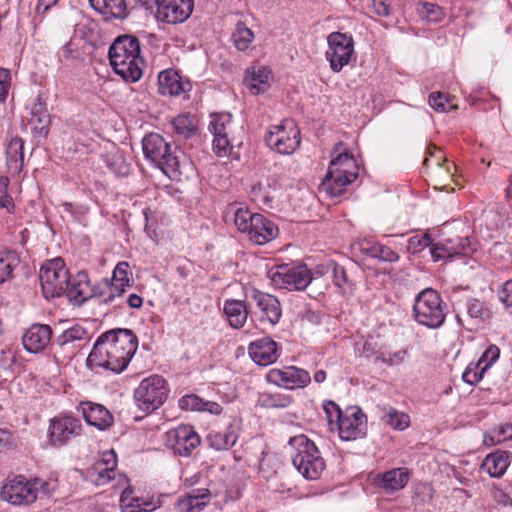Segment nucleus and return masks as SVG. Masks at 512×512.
<instances>
[{
    "label": "nucleus",
    "instance_id": "1",
    "mask_svg": "<svg viewBox=\"0 0 512 512\" xmlns=\"http://www.w3.org/2000/svg\"><path fill=\"white\" fill-rule=\"evenodd\" d=\"M138 347V339L129 329H114L99 336L87 362L114 373L122 372L129 364Z\"/></svg>",
    "mask_w": 512,
    "mask_h": 512
},
{
    "label": "nucleus",
    "instance_id": "2",
    "mask_svg": "<svg viewBox=\"0 0 512 512\" xmlns=\"http://www.w3.org/2000/svg\"><path fill=\"white\" fill-rule=\"evenodd\" d=\"M109 60L113 70L125 81L136 82L141 78L144 60L140 56V44L136 37H117L110 46Z\"/></svg>",
    "mask_w": 512,
    "mask_h": 512
},
{
    "label": "nucleus",
    "instance_id": "3",
    "mask_svg": "<svg viewBox=\"0 0 512 512\" xmlns=\"http://www.w3.org/2000/svg\"><path fill=\"white\" fill-rule=\"evenodd\" d=\"M294 467L306 479L316 480L325 470L326 464L313 441L300 434L289 439Z\"/></svg>",
    "mask_w": 512,
    "mask_h": 512
},
{
    "label": "nucleus",
    "instance_id": "4",
    "mask_svg": "<svg viewBox=\"0 0 512 512\" xmlns=\"http://www.w3.org/2000/svg\"><path fill=\"white\" fill-rule=\"evenodd\" d=\"M357 177L358 166L353 155L347 151L339 152L332 158L319 189L330 197H337L343 194Z\"/></svg>",
    "mask_w": 512,
    "mask_h": 512
},
{
    "label": "nucleus",
    "instance_id": "5",
    "mask_svg": "<svg viewBox=\"0 0 512 512\" xmlns=\"http://www.w3.org/2000/svg\"><path fill=\"white\" fill-rule=\"evenodd\" d=\"M143 152L170 179H176L180 174L179 153L176 148L172 151L166 140L157 133L146 135L142 141Z\"/></svg>",
    "mask_w": 512,
    "mask_h": 512
},
{
    "label": "nucleus",
    "instance_id": "6",
    "mask_svg": "<svg viewBox=\"0 0 512 512\" xmlns=\"http://www.w3.org/2000/svg\"><path fill=\"white\" fill-rule=\"evenodd\" d=\"M447 315V306L437 291L431 288L422 290L413 305L414 320L429 329L440 328Z\"/></svg>",
    "mask_w": 512,
    "mask_h": 512
},
{
    "label": "nucleus",
    "instance_id": "7",
    "mask_svg": "<svg viewBox=\"0 0 512 512\" xmlns=\"http://www.w3.org/2000/svg\"><path fill=\"white\" fill-rule=\"evenodd\" d=\"M268 277L275 287L289 291L304 290L314 278L305 264L278 265L269 270Z\"/></svg>",
    "mask_w": 512,
    "mask_h": 512
},
{
    "label": "nucleus",
    "instance_id": "8",
    "mask_svg": "<svg viewBox=\"0 0 512 512\" xmlns=\"http://www.w3.org/2000/svg\"><path fill=\"white\" fill-rule=\"evenodd\" d=\"M69 272L61 258H55L42 265L39 280L45 298H55L68 289Z\"/></svg>",
    "mask_w": 512,
    "mask_h": 512
},
{
    "label": "nucleus",
    "instance_id": "9",
    "mask_svg": "<svg viewBox=\"0 0 512 512\" xmlns=\"http://www.w3.org/2000/svg\"><path fill=\"white\" fill-rule=\"evenodd\" d=\"M327 44L325 57L333 72L339 73L351 61L356 60L354 40L351 35L332 32L327 36Z\"/></svg>",
    "mask_w": 512,
    "mask_h": 512
},
{
    "label": "nucleus",
    "instance_id": "10",
    "mask_svg": "<svg viewBox=\"0 0 512 512\" xmlns=\"http://www.w3.org/2000/svg\"><path fill=\"white\" fill-rule=\"evenodd\" d=\"M167 395L166 380L159 375L143 379L134 392L138 408L145 412L158 409L165 402Z\"/></svg>",
    "mask_w": 512,
    "mask_h": 512
},
{
    "label": "nucleus",
    "instance_id": "11",
    "mask_svg": "<svg viewBox=\"0 0 512 512\" xmlns=\"http://www.w3.org/2000/svg\"><path fill=\"white\" fill-rule=\"evenodd\" d=\"M300 131L293 120L285 119L269 128L265 136L267 145L282 155L292 154L300 145Z\"/></svg>",
    "mask_w": 512,
    "mask_h": 512
},
{
    "label": "nucleus",
    "instance_id": "12",
    "mask_svg": "<svg viewBox=\"0 0 512 512\" xmlns=\"http://www.w3.org/2000/svg\"><path fill=\"white\" fill-rule=\"evenodd\" d=\"M88 339V331L80 325L64 330L52 343L54 358L60 363L72 359Z\"/></svg>",
    "mask_w": 512,
    "mask_h": 512
},
{
    "label": "nucleus",
    "instance_id": "13",
    "mask_svg": "<svg viewBox=\"0 0 512 512\" xmlns=\"http://www.w3.org/2000/svg\"><path fill=\"white\" fill-rule=\"evenodd\" d=\"M167 448L182 457H189L201 443L200 436L190 425H180L168 430L164 435Z\"/></svg>",
    "mask_w": 512,
    "mask_h": 512
},
{
    "label": "nucleus",
    "instance_id": "14",
    "mask_svg": "<svg viewBox=\"0 0 512 512\" xmlns=\"http://www.w3.org/2000/svg\"><path fill=\"white\" fill-rule=\"evenodd\" d=\"M82 432L81 421L70 415H60L50 420L49 441L53 446L67 444Z\"/></svg>",
    "mask_w": 512,
    "mask_h": 512
},
{
    "label": "nucleus",
    "instance_id": "15",
    "mask_svg": "<svg viewBox=\"0 0 512 512\" xmlns=\"http://www.w3.org/2000/svg\"><path fill=\"white\" fill-rule=\"evenodd\" d=\"M1 497L12 505H30L35 502V488L31 480L17 475L3 486Z\"/></svg>",
    "mask_w": 512,
    "mask_h": 512
},
{
    "label": "nucleus",
    "instance_id": "16",
    "mask_svg": "<svg viewBox=\"0 0 512 512\" xmlns=\"http://www.w3.org/2000/svg\"><path fill=\"white\" fill-rule=\"evenodd\" d=\"M338 430L342 440L349 441L361 438L366 434V415L357 407L349 408L339 415Z\"/></svg>",
    "mask_w": 512,
    "mask_h": 512
},
{
    "label": "nucleus",
    "instance_id": "17",
    "mask_svg": "<svg viewBox=\"0 0 512 512\" xmlns=\"http://www.w3.org/2000/svg\"><path fill=\"white\" fill-rule=\"evenodd\" d=\"M193 0H164L152 12L158 21L167 24L182 23L193 11Z\"/></svg>",
    "mask_w": 512,
    "mask_h": 512
},
{
    "label": "nucleus",
    "instance_id": "18",
    "mask_svg": "<svg viewBox=\"0 0 512 512\" xmlns=\"http://www.w3.org/2000/svg\"><path fill=\"white\" fill-rule=\"evenodd\" d=\"M117 455L114 450L105 451L100 460L96 461L87 470L89 480L102 486L109 483L116 476Z\"/></svg>",
    "mask_w": 512,
    "mask_h": 512
},
{
    "label": "nucleus",
    "instance_id": "19",
    "mask_svg": "<svg viewBox=\"0 0 512 512\" xmlns=\"http://www.w3.org/2000/svg\"><path fill=\"white\" fill-rule=\"evenodd\" d=\"M474 249L469 237H457L456 239H444L437 242L431 248V254L435 261H439L456 255H467Z\"/></svg>",
    "mask_w": 512,
    "mask_h": 512
},
{
    "label": "nucleus",
    "instance_id": "20",
    "mask_svg": "<svg viewBox=\"0 0 512 512\" xmlns=\"http://www.w3.org/2000/svg\"><path fill=\"white\" fill-rule=\"evenodd\" d=\"M28 123L35 137L46 138L50 131L51 115L47 103L38 96L30 107Z\"/></svg>",
    "mask_w": 512,
    "mask_h": 512
},
{
    "label": "nucleus",
    "instance_id": "21",
    "mask_svg": "<svg viewBox=\"0 0 512 512\" xmlns=\"http://www.w3.org/2000/svg\"><path fill=\"white\" fill-rule=\"evenodd\" d=\"M248 352L251 359L260 366L270 365L278 358L277 343L269 337L251 342Z\"/></svg>",
    "mask_w": 512,
    "mask_h": 512
},
{
    "label": "nucleus",
    "instance_id": "22",
    "mask_svg": "<svg viewBox=\"0 0 512 512\" xmlns=\"http://www.w3.org/2000/svg\"><path fill=\"white\" fill-rule=\"evenodd\" d=\"M270 377L273 378L274 382L284 386L286 389L303 388L311 381L310 375L306 370L294 366L284 370H273Z\"/></svg>",
    "mask_w": 512,
    "mask_h": 512
},
{
    "label": "nucleus",
    "instance_id": "23",
    "mask_svg": "<svg viewBox=\"0 0 512 512\" xmlns=\"http://www.w3.org/2000/svg\"><path fill=\"white\" fill-rule=\"evenodd\" d=\"M52 329L49 325L34 324L23 336V345L31 353H37L45 349L50 343Z\"/></svg>",
    "mask_w": 512,
    "mask_h": 512
},
{
    "label": "nucleus",
    "instance_id": "24",
    "mask_svg": "<svg viewBox=\"0 0 512 512\" xmlns=\"http://www.w3.org/2000/svg\"><path fill=\"white\" fill-rule=\"evenodd\" d=\"M211 498V492L206 488L192 490L180 496L176 500L174 508L177 512H201L210 502Z\"/></svg>",
    "mask_w": 512,
    "mask_h": 512
},
{
    "label": "nucleus",
    "instance_id": "25",
    "mask_svg": "<svg viewBox=\"0 0 512 512\" xmlns=\"http://www.w3.org/2000/svg\"><path fill=\"white\" fill-rule=\"evenodd\" d=\"M278 227L261 214H256L248 234L249 240L256 245H264L277 237Z\"/></svg>",
    "mask_w": 512,
    "mask_h": 512
},
{
    "label": "nucleus",
    "instance_id": "26",
    "mask_svg": "<svg viewBox=\"0 0 512 512\" xmlns=\"http://www.w3.org/2000/svg\"><path fill=\"white\" fill-rule=\"evenodd\" d=\"M80 408L87 424L95 426L99 430H105L113 423L112 414L101 404L83 402Z\"/></svg>",
    "mask_w": 512,
    "mask_h": 512
},
{
    "label": "nucleus",
    "instance_id": "27",
    "mask_svg": "<svg viewBox=\"0 0 512 512\" xmlns=\"http://www.w3.org/2000/svg\"><path fill=\"white\" fill-rule=\"evenodd\" d=\"M253 299L262 312L260 318L261 322L267 321L271 325H275L279 322L281 318V306L276 297L260 291H254Z\"/></svg>",
    "mask_w": 512,
    "mask_h": 512
},
{
    "label": "nucleus",
    "instance_id": "28",
    "mask_svg": "<svg viewBox=\"0 0 512 512\" xmlns=\"http://www.w3.org/2000/svg\"><path fill=\"white\" fill-rule=\"evenodd\" d=\"M159 91L162 95L178 96L191 89V83L174 70H165L158 76Z\"/></svg>",
    "mask_w": 512,
    "mask_h": 512
},
{
    "label": "nucleus",
    "instance_id": "29",
    "mask_svg": "<svg viewBox=\"0 0 512 512\" xmlns=\"http://www.w3.org/2000/svg\"><path fill=\"white\" fill-rule=\"evenodd\" d=\"M92 287L90 286L86 272H79L71 280L69 278L68 289L64 292L70 302L75 305H81L91 298Z\"/></svg>",
    "mask_w": 512,
    "mask_h": 512
},
{
    "label": "nucleus",
    "instance_id": "30",
    "mask_svg": "<svg viewBox=\"0 0 512 512\" xmlns=\"http://www.w3.org/2000/svg\"><path fill=\"white\" fill-rule=\"evenodd\" d=\"M410 479L406 468H394L375 478V484L386 491L394 492L403 489Z\"/></svg>",
    "mask_w": 512,
    "mask_h": 512
},
{
    "label": "nucleus",
    "instance_id": "31",
    "mask_svg": "<svg viewBox=\"0 0 512 512\" xmlns=\"http://www.w3.org/2000/svg\"><path fill=\"white\" fill-rule=\"evenodd\" d=\"M6 165L11 174H19L24 165V141L13 137L6 148Z\"/></svg>",
    "mask_w": 512,
    "mask_h": 512
},
{
    "label": "nucleus",
    "instance_id": "32",
    "mask_svg": "<svg viewBox=\"0 0 512 512\" xmlns=\"http://www.w3.org/2000/svg\"><path fill=\"white\" fill-rule=\"evenodd\" d=\"M269 77L270 71L265 67H253L246 71L243 83L252 95H258L266 91Z\"/></svg>",
    "mask_w": 512,
    "mask_h": 512
},
{
    "label": "nucleus",
    "instance_id": "33",
    "mask_svg": "<svg viewBox=\"0 0 512 512\" xmlns=\"http://www.w3.org/2000/svg\"><path fill=\"white\" fill-rule=\"evenodd\" d=\"M224 313L231 327L239 329L244 326L248 317L245 301L228 299L224 303Z\"/></svg>",
    "mask_w": 512,
    "mask_h": 512
},
{
    "label": "nucleus",
    "instance_id": "34",
    "mask_svg": "<svg viewBox=\"0 0 512 512\" xmlns=\"http://www.w3.org/2000/svg\"><path fill=\"white\" fill-rule=\"evenodd\" d=\"M89 3L106 18L124 19L128 15L125 0H89Z\"/></svg>",
    "mask_w": 512,
    "mask_h": 512
},
{
    "label": "nucleus",
    "instance_id": "35",
    "mask_svg": "<svg viewBox=\"0 0 512 512\" xmlns=\"http://www.w3.org/2000/svg\"><path fill=\"white\" fill-rule=\"evenodd\" d=\"M509 464L508 452L497 451L486 456L481 464V469L486 471L491 477L499 478L506 472Z\"/></svg>",
    "mask_w": 512,
    "mask_h": 512
},
{
    "label": "nucleus",
    "instance_id": "36",
    "mask_svg": "<svg viewBox=\"0 0 512 512\" xmlns=\"http://www.w3.org/2000/svg\"><path fill=\"white\" fill-rule=\"evenodd\" d=\"M359 250L370 257L386 262H397L399 255L391 248L380 243L363 240L358 244Z\"/></svg>",
    "mask_w": 512,
    "mask_h": 512
},
{
    "label": "nucleus",
    "instance_id": "37",
    "mask_svg": "<svg viewBox=\"0 0 512 512\" xmlns=\"http://www.w3.org/2000/svg\"><path fill=\"white\" fill-rule=\"evenodd\" d=\"M19 263L20 258L15 251H0V284L12 277L13 271Z\"/></svg>",
    "mask_w": 512,
    "mask_h": 512
},
{
    "label": "nucleus",
    "instance_id": "38",
    "mask_svg": "<svg viewBox=\"0 0 512 512\" xmlns=\"http://www.w3.org/2000/svg\"><path fill=\"white\" fill-rule=\"evenodd\" d=\"M210 447L216 450H228L237 441V436L233 431L225 430L223 432H210L207 436Z\"/></svg>",
    "mask_w": 512,
    "mask_h": 512
},
{
    "label": "nucleus",
    "instance_id": "39",
    "mask_svg": "<svg viewBox=\"0 0 512 512\" xmlns=\"http://www.w3.org/2000/svg\"><path fill=\"white\" fill-rule=\"evenodd\" d=\"M254 39V33L245 23L238 21L235 31L232 34V41L239 51H245L249 48Z\"/></svg>",
    "mask_w": 512,
    "mask_h": 512
},
{
    "label": "nucleus",
    "instance_id": "40",
    "mask_svg": "<svg viewBox=\"0 0 512 512\" xmlns=\"http://www.w3.org/2000/svg\"><path fill=\"white\" fill-rule=\"evenodd\" d=\"M230 210L234 213V223L238 230L242 233H248L257 213H251L248 209L236 205H232Z\"/></svg>",
    "mask_w": 512,
    "mask_h": 512
},
{
    "label": "nucleus",
    "instance_id": "41",
    "mask_svg": "<svg viewBox=\"0 0 512 512\" xmlns=\"http://www.w3.org/2000/svg\"><path fill=\"white\" fill-rule=\"evenodd\" d=\"M172 126L174 131L184 138L190 137L197 128L195 118L188 114L175 117L172 121Z\"/></svg>",
    "mask_w": 512,
    "mask_h": 512
},
{
    "label": "nucleus",
    "instance_id": "42",
    "mask_svg": "<svg viewBox=\"0 0 512 512\" xmlns=\"http://www.w3.org/2000/svg\"><path fill=\"white\" fill-rule=\"evenodd\" d=\"M332 266V277L334 284L343 292H349L353 288L352 280L349 278L347 270L337 264L331 263Z\"/></svg>",
    "mask_w": 512,
    "mask_h": 512
},
{
    "label": "nucleus",
    "instance_id": "43",
    "mask_svg": "<svg viewBox=\"0 0 512 512\" xmlns=\"http://www.w3.org/2000/svg\"><path fill=\"white\" fill-rule=\"evenodd\" d=\"M429 104L434 110L442 113L457 109V105L451 102L450 97L442 92L431 93Z\"/></svg>",
    "mask_w": 512,
    "mask_h": 512
},
{
    "label": "nucleus",
    "instance_id": "44",
    "mask_svg": "<svg viewBox=\"0 0 512 512\" xmlns=\"http://www.w3.org/2000/svg\"><path fill=\"white\" fill-rule=\"evenodd\" d=\"M231 124L230 114H215L209 124V130L214 136L228 135L227 129Z\"/></svg>",
    "mask_w": 512,
    "mask_h": 512
},
{
    "label": "nucleus",
    "instance_id": "45",
    "mask_svg": "<svg viewBox=\"0 0 512 512\" xmlns=\"http://www.w3.org/2000/svg\"><path fill=\"white\" fill-rule=\"evenodd\" d=\"M386 424L394 429L403 430L409 426V416L391 409L384 417Z\"/></svg>",
    "mask_w": 512,
    "mask_h": 512
},
{
    "label": "nucleus",
    "instance_id": "46",
    "mask_svg": "<svg viewBox=\"0 0 512 512\" xmlns=\"http://www.w3.org/2000/svg\"><path fill=\"white\" fill-rule=\"evenodd\" d=\"M500 349L496 345H490L477 362V366L486 372L499 358Z\"/></svg>",
    "mask_w": 512,
    "mask_h": 512
},
{
    "label": "nucleus",
    "instance_id": "47",
    "mask_svg": "<svg viewBox=\"0 0 512 512\" xmlns=\"http://www.w3.org/2000/svg\"><path fill=\"white\" fill-rule=\"evenodd\" d=\"M407 357V350L402 349L394 353H381L376 360L389 366H398L402 364Z\"/></svg>",
    "mask_w": 512,
    "mask_h": 512
},
{
    "label": "nucleus",
    "instance_id": "48",
    "mask_svg": "<svg viewBox=\"0 0 512 512\" xmlns=\"http://www.w3.org/2000/svg\"><path fill=\"white\" fill-rule=\"evenodd\" d=\"M204 400L197 395H185L179 400V406L183 410L202 411Z\"/></svg>",
    "mask_w": 512,
    "mask_h": 512
},
{
    "label": "nucleus",
    "instance_id": "49",
    "mask_svg": "<svg viewBox=\"0 0 512 512\" xmlns=\"http://www.w3.org/2000/svg\"><path fill=\"white\" fill-rule=\"evenodd\" d=\"M109 281L105 280L102 284L92 287L91 298L99 299V303H111V291H109Z\"/></svg>",
    "mask_w": 512,
    "mask_h": 512
},
{
    "label": "nucleus",
    "instance_id": "50",
    "mask_svg": "<svg viewBox=\"0 0 512 512\" xmlns=\"http://www.w3.org/2000/svg\"><path fill=\"white\" fill-rule=\"evenodd\" d=\"M484 373L482 368L477 366V363L469 364L462 375V379L467 384L475 385L483 378Z\"/></svg>",
    "mask_w": 512,
    "mask_h": 512
},
{
    "label": "nucleus",
    "instance_id": "51",
    "mask_svg": "<svg viewBox=\"0 0 512 512\" xmlns=\"http://www.w3.org/2000/svg\"><path fill=\"white\" fill-rule=\"evenodd\" d=\"M431 244L432 239L428 234H425L424 236L415 235L408 241V250L412 253H417Z\"/></svg>",
    "mask_w": 512,
    "mask_h": 512
},
{
    "label": "nucleus",
    "instance_id": "52",
    "mask_svg": "<svg viewBox=\"0 0 512 512\" xmlns=\"http://www.w3.org/2000/svg\"><path fill=\"white\" fill-rule=\"evenodd\" d=\"M498 297L505 308L512 313V279L503 284L502 289L498 292Z\"/></svg>",
    "mask_w": 512,
    "mask_h": 512
},
{
    "label": "nucleus",
    "instance_id": "53",
    "mask_svg": "<svg viewBox=\"0 0 512 512\" xmlns=\"http://www.w3.org/2000/svg\"><path fill=\"white\" fill-rule=\"evenodd\" d=\"M129 264L127 262H119L114 271L111 281L121 282L130 286V280L128 278Z\"/></svg>",
    "mask_w": 512,
    "mask_h": 512
},
{
    "label": "nucleus",
    "instance_id": "54",
    "mask_svg": "<svg viewBox=\"0 0 512 512\" xmlns=\"http://www.w3.org/2000/svg\"><path fill=\"white\" fill-rule=\"evenodd\" d=\"M423 13L431 22H438L443 17V10L437 4L425 3L423 6Z\"/></svg>",
    "mask_w": 512,
    "mask_h": 512
},
{
    "label": "nucleus",
    "instance_id": "55",
    "mask_svg": "<svg viewBox=\"0 0 512 512\" xmlns=\"http://www.w3.org/2000/svg\"><path fill=\"white\" fill-rule=\"evenodd\" d=\"M58 54H59L60 59H65V60L77 59L79 57V51H78L76 45L72 41L66 43L59 50Z\"/></svg>",
    "mask_w": 512,
    "mask_h": 512
},
{
    "label": "nucleus",
    "instance_id": "56",
    "mask_svg": "<svg viewBox=\"0 0 512 512\" xmlns=\"http://www.w3.org/2000/svg\"><path fill=\"white\" fill-rule=\"evenodd\" d=\"M230 146L228 135L214 136L213 147L218 156H223Z\"/></svg>",
    "mask_w": 512,
    "mask_h": 512
},
{
    "label": "nucleus",
    "instance_id": "57",
    "mask_svg": "<svg viewBox=\"0 0 512 512\" xmlns=\"http://www.w3.org/2000/svg\"><path fill=\"white\" fill-rule=\"evenodd\" d=\"M7 178H0V207L10 209L13 207L12 198L7 194Z\"/></svg>",
    "mask_w": 512,
    "mask_h": 512
},
{
    "label": "nucleus",
    "instance_id": "58",
    "mask_svg": "<svg viewBox=\"0 0 512 512\" xmlns=\"http://www.w3.org/2000/svg\"><path fill=\"white\" fill-rule=\"evenodd\" d=\"M127 284L121 282L109 281V291H111V303H114L117 299L121 298L125 292Z\"/></svg>",
    "mask_w": 512,
    "mask_h": 512
},
{
    "label": "nucleus",
    "instance_id": "59",
    "mask_svg": "<svg viewBox=\"0 0 512 512\" xmlns=\"http://www.w3.org/2000/svg\"><path fill=\"white\" fill-rule=\"evenodd\" d=\"M32 485L35 488V500L38 497V494L41 492L45 495L49 494L53 488H50V483L47 481H44L39 478L31 479Z\"/></svg>",
    "mask_w": 512,
    "mask_h": 512
},
{
    "label": "nucleus",
    "instance_id": "60",
    "mask_svg": "<svg viewBox=\"0 0 512 512\" xmlns=\"http://www.w3.org/2000/svg\"><path fill=\"white\" fill-rule=\"evenodd\" d=\"M496 436L498 437V441H506L512 439V424L511 423H505L501 424L496 430H495Z\"/></svg>",
    "mask_w": 512,
    "mask_h": 512
},
{
    "label": "nucleus",
    "instance_id": "61",
    "mask_svg": "<svg viewBox=\"0 0 512 512\" xmlns=\"http://www.w3.org/2000/svg\"><path fill=\"white\" fill-rule=\"evenodd\" d=\"M57 2L58 0H36L34 12L37 16H43Z\"/></svg>",
    "mask_w": 512,
    "mask_h": 512
},
{
    "label": "nucleus",
    "instance_id": "62",
    "mask_svg": "<svg viewBox=\"0 0 512 512\" xmlns=\"http://www.w3.org/2000/svg\"><path fill=\"white\" fill-rule=\"evenodd\" d=\"M468 313L473 318H481L484 314V308L482 303L476 299L469 301Z\"/></svg>",
    "mask_w": 512,
    "mask_h": 512
},
{
    "label": "nucleus",
    "instance_id": "63",
    "mask_svg": "<svg viewBox=\"0 0 512 512\" xmlns=\"http://www.w3.org/2000/svg\"><path fill=\"white\" fill-rule=\"evenodd\" d=\"M372 6L375 12L380 16H387L390 13V8L386 0H372Z\"/></svg>",
    "mask_w": 512,
    "mask_h": 512
},
{
    "label": "nucleus",
    "instance_id": "64",
    "mask_svg": "<svg viewBox=\"0 0 512 512\" xmlns=\"http://www.w3.org/2000/svg\"><path fill=\"white\" fill-rule=\"evenodd\" d=\"M324 409L325 412L327 413L330 422H332L333 414H335L337 421L339 420V415H342V411L340 410L339 406L332 401L327 402L324 405Z\"/></svg>",
    "mask_w": 512,
    "mask_h": 512
}]
</instances>
